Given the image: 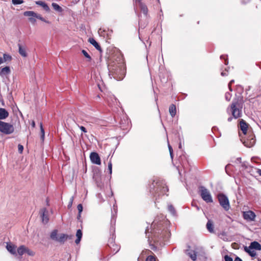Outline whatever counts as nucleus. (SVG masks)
Instances as JSON below:
<instances>
[{"label": "nucleus", "mask_w": 261, "mask_h": 261, "mask_svg": "<svg viewBox=\"0 0 261 261\" xmlns=\"http://www.w3.org/2000/svg\"><path fill=\"white\" fill-rule=\"evenodd\" d=\"M24 16L28 17V20L32 24H35L36 23V19H39L44 22L49 24L50 22L44 19L41 15L33 11H27L23 13Z\"/></svg>", "instance_id": "1"}, {"label": "nucleus", "mask_w": 261, "mask_h": 261, "mask_svg": "<svg viewBox=\"0 0 261 261\" xmlns=\"http://www.w3.org/2000/svg\"><path fill=\"white\" fill-rule=\"evenodd\" d=\"M231 109L232 110V115L234 118L241 117L242 116V102L241 100H238L233 102Z\"/></svg>", "instance_id": "2"}, {"label": "nucleus", "mask_w": 261, "mask_h": 261, "mask_svg": "<svg viewBox=\"0 0 261 261\" xmlns=\"http://www.w3.org/2000/svg\"><path fill=\"white\" fill-rule=\"evenodd\" d=\"M199 189V193L202 199L206 203L212 202V197L209 191L203 186H200Z\"/></svg>", "instance_id": "3"}, {"label": "nucleus", "mask_w": 261, "mask_h": 261, "mask_svg": "<svg viewBox=\"0 0 261 261\" xmlns=\"http://www.w3.org/2000/svg\"><path fill=\"white\" fill-rule=\"evenodd\" d=\"M109 70L110 73H111L110 75L112 74L114 79H116L117 80H121L122 79V76H119V75L121 74L122 72V69L119 66H115L112 65H109Z\"/></svg>", "instance_id": "4"}, {"label": "nucleus", "mask_w": 261, "mask_h": 261, "mask_svg": "<svg viewBox=\"0 0 261 261\" xmlns=\"http://www.w3.org/2000/svg\"><path fill=\"white\" fill-rule=\"evenodd\" d=\"M14 130L12 125L0 121V132L5 134H12Z\"/></svg>", "instance_id": "5"}, {"label": "nucleus", "mask_w": 261, "mask_h": 261, "mask_svg": "<svg viewBox=\"0 0 261 261\" xmlns=\"http://www.w3.org/2000/svg\"><path fill=\"white\" fill-rule=\"evenodd\" d=\"M218 198L220 205L225 210L227 211L228 210V199L227 197L223 194H219Z\"/></svg>", "instance_id": "6"}, {"label": "nucleus", "mask_w": 261, "mask_h": 261, "mask_svg": "<svg viewBox=\"0 0 261 261\" xmlns=\"http://www.w3.org/2000/svg\"><path fill=\"white\" fill-rule=\"evenodd\" d=\"M255 143V139L254 136L251 134L248 138L244 140L243 144L247 147L250 148L252 147Z\"/></svg>", "instance_id": "7"}, {"label": "nucleus", "mask_w": 261, "mask_h": 261, "mask_svg": "<svg viewBox=\"0 0 261 261\" xmlns=\"http://www.w3.org/2000/svg\"><path fill=\"white\" fill-rule=\"evenodd\" d=\"M243 217L247 221H254L256 217L255 213L251 211H248L243 212Z\"/></svg>", "instance_id": "8"}, {"label": "nucleus", "mask_w": 261, "mask_h": 261, "mask_svg": "<svg viewBox=\"0 0 261 261\" xmlns=\"http://www.w3.org/2000/svg\"><path fill=\"white\" fill-rule=\"evenodd\" d=\"M90 158L92 163L98 165L101 164L100 158L97 153L94 152H91L90 155Z\"/></svg>", "instance_id": "9"}, {"label": "nucleus", "mask_w": 261, "mask_h": 261, "mask_svg": "<svg viewBox=\"0 0 261 261\" xmlns=\"http://www.w3.org/2000/svg\"><path fill=\"white\" fill-rule=\"evenodd\" d=\"M154 182L155 181H153L152 185L153 187L155 186L154 184L158 185L156 191L158 192H160V194L164 195L166 194V192L168 191V189L165 185L162 186L160 184H158V182L155 183Z\"/></svg>", "instance_id": "10"}, {"label": "nucleus", "mask_w": 261, "mask_h": 261, "mask_svg": "<svg viewBox=\"0 0 261 261\" xmlns=\"http://www.w3.org/2000/svg\"><path fill=\"white\" fill-rule=\"evenodd\" d=\"M47 211L45 208H43L40 211V215L41 217L43 223H46L48 221V218L47 215Z\"/></svg>", "instance_id": "11"}, {"label": "nucleus", "mask_w": 261, "mask_h": 261, "mask_svg": "<svg viewBox=\"0 0 261 261\" xmlns=\"http://www.w3.org/2000/svg\"><path fill=\"white\" fill-rule=\"evenodd\" d=\"M240 127L244 135L247 134L248 125L243 119H241L240 121Z\"/></svg>", "instance_id": "12"}, {"label": "nucleus", "mask_w": 261, "mask_h": 261, "mask_svg": "<svg viewBox=\"0 0 261 261\" xmlns=\"http://www.w3.org/2000/svg\"><path fill=\"white\" fill-rule=\"evenodd\" d=\"M70 238L71 237L69 236L67 234L64 233H61L59 235V237L57 242L63 244L68 240V239Z\"/></svg>", "instance_id": "13"}, {"label": "nucleus", "mask_w": 261, "mask_h": 261, "mask_svg": "<svg viewBox=\"0 0 261 261\" xmlns=\"http://www.w3.org/2000/svg\"><path fill=\"white\" fill-rule=\"evenodd\" d=\"M36 4L39 5L46 12H49L50 11V8L47 4L43 1H39L35 2Z\"/></svg>", "instance_id": "14"}, {"label": "nucleus", "mask_w": 261, "mask_h": 261, "mask_svg": "<svg viewBox=\"0 0 261 261\" xmlns=\"http://www.w3.org/2000/svg\"><path fill=\"white\" fill-rule=\"evenodd\" d=\"M18 52L19 54L23 57H27L28 54L26 51V48L25 46H22L21 44H18Z\"/></svg>", "instance_id": "15"}, {"label": "nucleus", "mask_w": 261, "mask_h": 261, "mask_svg": "<svg viewBox=\"0 0 261 261\" xmlns=\"http://www.w3.org/2000/svg\"><path fill=\"white\" fill-rule=\"evenodd\" d=\"M10 72V69L8 66L0 69V76L2 77H4V76L9 74Z\"/></svg>", "instance_id": "16"}, {"label": "nucleus", "mask_w": 261, "mask_h": 261, "mask_svg": "<svg viewBox=\"0 0 261 261\" xmlns=\"http://www.w3.org/2000/svg\"><path fill=\"white\" fill-rule=\"evenodd\" d=\"M8 251L13 255L16 254V247L11 244H7L6 246Z\"/></svg>", "instance_id": "17"}, {"label": "nucleus", "mask_w": 261, "mask_h": 261, "mask_svg": "<svg viewBox=\"0 0 261 261\" xmlns=\"http://www.w3.org/2000/svg\"><path fill=\"white\" fill-rule=\"evenodd\" d=\"M186 253L193 260H195L197 258V254L194 250L188 249L186 250Z\"/></svg>", "instance_id": "18"}, {"label": "nucleus", "mask_w": 261, "mask_h": 261, "mask_svg": "<svg viewBox=\"0 0 261 261\" xmlns=\"http://www.w3.org/2000/svg\"><path fill=\"white\" fill-rule=\"evenodd\" d=\"M138 6H139L141 11L145 15H147L148 13V9L147 6L145 4H144L142 2H140V3L138 4Z\"/></svg>", "instance_id": "19"}, {"label": "nucleus", "mask_w": 261, "mask_h": 261, "mask_svg": "<svg viewBox=\"0 0 261 261\" xmlns=\"http://www.w3.org/2000/svg\"><path fill=\"white\" fill-rule=\"evenodd\" d=\"M244 250L247 252L251 257H254L256 255V252L253 249L251 248V247H245Z\"/></svg>", "instance_id": "20"}, {"label": "nucleus", "mask_w": 261, "mask_h": 261, "mask_svg": "<svg viewBox=\"0 0 261 261\" xmlns=\"http://www.w3.org/2000/svg\"><path fill=\"white\" fill-rule=\"evenodd\" d=\"M9 116L8 112L4 108H0V119H5Z\"/></svg>", "instance_id": "21"}, {"label": "nucleus", "mask_w": 261, "mask_h": 261, "mask_svg": "<svg viewBox=\"0 0 261 261\" xmlns=\"http://www.w3.org/2000/svg\"><path fill=\"white\" fill-rule=\"evenodd\" d=\"M251 248H252L253 249H255L257 250H261V245L260 244L258 243L257 242L254 241L252 243H251L250 246Z\"/></svg>", "instance_id": "22"}, {"label": "nucleus", "mask_w": 261, "mask_h": 261, "mask_svg": "<svg viewBox=\"0 0 261 261\" xmlns=\"http://www.w3.org/2000/svg\"><path fill=\"white\" fill-rule=\"evenodd\" d=\"M89 42L92 44L95 48H96L98 50H101V47L100 45L98 44V43L96 41V40L92 38H90L89 39Z\"/></svg>", "instance_id": "23"}, {"label": "nucleus", "mask_w": 261, "mask_h": 261, "mask_svg": "<svg viewBox=\"0 0 261 261\" xmlns=\"http://www.w3.org/2000/svg\"><path fill=\"white\" fill-rule=\"evenodd\" d=\"M169 113L172 117L175 116L176 112V107L174 105L172 104L169 107Z\"/></svg>", "instance_id": "24"}, {"label": "nucleus", "mask_w": 261, "mask_h": 261, "mask_svg": "<svg viewBox=\"0 0 261 261\" xmlns=\"http://www.w3.org/2000/svg\"><path fill=\"white\" fill-rule=\"evenodd\" d=\"M76 237L77 238L75 241V243L76 244H78L80 242L81 238L82 237V232L81 229H78L77 230L76 233Z\"/></svg>", "instance_id": "25"}, {"label": "nucleus", "mask_w": 261, "mask_h": 261, "mask_svg": "<svg viewBox=\"0 0 261 261\" xmlns=\"http://www.w3.org/2000/svg\"><path fill=\"white\" fill-rule=\"evenodd\" d=\"M50 239L53 240L57 241V240L59 237V235H58V230L56 229L54 230L50 233Z\"/></svg>", "instance_id": "26"}, {"label": "nucleus", "mask_w": 261, "mask_h": 261, "mask_svg": "<svg viewBox=\"0 0 261 261\" xmlns=\"http://www.w3.org/2000/svg\"><path fill=\"white\" fill-rule=\"evenodd\" d=\"M26 248L24 245L20 246L17 249V253L19 255H23L24 253H25Z\"/></svg>", "instance_id": "27"}, {"label": "nucleus", "mask_w": 261, "mask_h": 261, "mask_svg": "<svg viewBox=\"0 0 261 261\" xmlns=\"http://www.w3.org/2000/svg\"><path fill=\"white\" fill-rule=\"evenodd\" d=\"M51 5L55 11L58 12H62L63 11L62 8L57 3H53Z\"/></svg>", "instance_id": "28"}, {"label": "nucleus", "mask_w": 261, "mask_h": 261, "mask_svg": "<svg viewBox=\"0 0 261 261\" xmlns=\"http://www.w3.org/2000/svg\"><path fill=\"white\" fill-rule=\"evenodd\" d=\"M109 246L110 248L113 249V251H115V253H116L119 250V247L117 245L113 244L112 242L109 244Z\"/></svg>", "instance_id": "29"}, {"label": "nucleus", "mask_w": 261, "mask_h": 261, "mask_svg": "<svg viewBox=\"0 0 261 261\" xmlns=\"http://www.w3.org/2000/svg\"><path fill=\"white\" fill-rule=\"evenodd\" d=\"M206 228L210 232H213V224L211 221L208 220L207 222Z\"/></svg>", "instance_id": "30"}, {"label": "nucleus", "mask_w": 261, "mask_h": 261, "mask_svg": "<svg viewBox=\"0 0 261 261\" xmlns=\"http://www.w3.org/2000/svg\"><path fill=\"white\" fill-rule=\"evenodd\" d=\"M219 237L222 240H223L224 241H227L228 239V236L227 233L224 232L221 233L219 234Z\"/></svg>", "instance_id": "31"}, {"label": "nucleus", "mask_w": 261, "mask_h": 261, "mask_svg": "<svg viewBox=\"0 0 261 261\" xmlns=\"http://www.w3.org/2000/svg\"><path fill=\"white\" fill-rule=\"evenodd\" d=\"M82 53L83 54V55L85 57V58L87 59V61H91V57L89 55V54L84 49L82 50Z\"/></svg>", "instance_id": "32"}, {"label": "nucleus", "mask_w": 261, "mask_h": 261, "mask_svg": "<svg viewBox=\"0 0 261 261\" xmlns=\"http://www.w3.org/2000/svg\"><path fill=\"white\" fill-rule=\"evenodd\" d=\"M168 210L169 212L173 216L175 215L176 211L174 207L172 205H169L168 206Z\"/></svg>", "instance_id": "33"}, {"label": "nucleus", "mask_w": 261, "mask_h": 261, "mask_svg": "<svg viewBox=\"0 0 261 261\" xmlns=\"http://www.w3.org/2000/svg\"><path fill=\"white\" fill-rule=\"evenodd\" d=\"M3 60L4 62L9 61H11L12 59V57L11 56H10L8 54H5L3 55Z\"/></svg>", "instance_id": "34"}, {"label": "nucleus", "mask_w": 261, "mask_h": 261, "mask_svg": "<svg viewBox=\"0 0 261 261\" xmlns=\"http://www.w3.org/2000/svg\"><path fill=\"white\" fill-rule=\"evenodd\" d=\"M108 168L109 174L110 175H111L112 173V164L111 161H110L108 163Z\"/></svg>", "instance_id": "35"}, {"label": "nucleus", "mask_w": 261, "mask_h": 261, "mask_svg": "<svg viewBox=\"0 0 261 261\" xmlns=\"http://www.w3.org/2000/svg\"><path fill=\"white\" fill-rule=\"evenodd\" d=\"M12 3L14 5H20L23 3L22 0H12Z\"/></svg>", "instance_id": "36"}, {"label": "nucleus", "mask_w": 261, "mask_h": 261, "mask_svg": "<svg viewBox=\"0 0 261 261\" xmlns=\"http://www.w3.org/2000/svg\"><path fill=\"white\" fill-rule=\"evenodd\" d=\"M77 208L79 213V217H81V213L83 211V206H82V205L81 204H78V205L77 206Z\"/></svg>", "instance_id": "37"}, {"label": "nucleus", "mask_w": 261, "mask_h": 261, "mask_svg": "<svg viewBox=\"0 0 261 261\" xmlns=\"http://www.w3.org/2000/svg\"><path fill=\"white\" fill-rule=\"evenodd\" d=\"M40 129H41V138L42 139V140H43L44 138V129L43 128V126H42V125L41 123L40 124Z\"/></svg>", "instance_id": "38"}, {"label": "nucleus", "mask_w": 261, "mask_h": 261, "mask_svg": "<svg viewBox=\"0 0 261 261\" xmlns=\"http://www.w3.org/2000/svg\"><path fill=\"white\" fill-rule=\"evenodd\" d=\"M146 261H155V257L152 255H149L146 258Z\"/></svg>", "instance_id": "39"}, {"label": "nucleus", "mask_w": 261, "mask_h": 261, "mask_svg": "<svg viewBox=\"0 0 261 261\" xmlns=\"http://www.w3.org/2000/svg\"><path fill=\"white\" fill-rule=\"evenodd\" d=\"M25 253H27L28 254H29V255H31V256H33L34 255V252L33 251H32V250L29 249L28 248H26Z\"/></svg>", "instance_id": "40"}, {"label": "nucleus", "mask_w": 261, "mask_h": 261, "mask_svg": "<svg viewBox=\"0 0 261 261\" xmlns=\"http://www.w3.org/2000/svg\"><path fill=\"white\" fill-rule=\"evenodd\" d=\"M23 150V146L22 145L19 144L18 146V150L20 153H21Z\"/></svg>", "instance_id": "41"}, {"label": "nucleus", "mask_w": 261, "mask_h": 261, "mask_svg": "<svg viewBox=\"0 0 261 261\" xmlns=\"http://www.w3.org/2000/svg\"><path fill=\"white\" fill-rule=\"evenodd\" d=\"M168 148H169L171 158L172 159L173 158V150H172L171 146L169 144H168Z\"/></svg>", "instance_id": "42"}, {"label": "nucleus", "mask_w": 261, "mask_h": 261, "mask_svg": "<svg viewBox=\"0 0 261 261\" xmlns=\"http://www.w3.org/2000/svg\"><path fill=\"white\" fill-rule=\"evenodd\" d=\"M79 127L80 128V129L84 133H87V129L86 128L84 127L83 126H79Z\"/></svg>", "instance_id": "43"}, {"label": "nucleus", "mask_w": 261, "mask_h": 261, "mask_svg": "<svg viewBox=\"0 0 261 261\" xmlns=\"http://www.w3.org/2000/svg\"><path fill=\"white\" fill-rule=\"evenodd\" d=\"M220 58H221V59H224V60H225V65H227L228 64V62L227 61V59L225 58V56H221Z\"/></svg>", "instance_id": "44"}, {"label": "nucleus", "mask_w": 261, "mask_h": 261, "mask_svg": "<svg viewBox=\"0 0 261 261\" xmlns=\"http://www.w3.org/2000/svg\"><path fill=\"white\" fill-rule=\"evenodd\" d=\"M192 205L193 206H195V207H196V210H197V211H199V210H200V207H199V206H198V205H196V204H194L193 203H192Z\"/></svg>", "instance_id": "45"}, {"label": "nucleus", "mask_w": 261, "mask_h": 261, "mask_svg": "<svg viewBox=\"0 0 261 261\" xmlns=\"http://www.w3.org/2000/svg\"><path fill=\"white\" fill-rule=\"evenodd\" d=\"M224 257L225 261H228V254H225Z\"/></svg>", "instance_id": "46"}, {"label": "nucleus", "mask_w": 261, "mask_h": 261, "mask_svg": "<svg viewBox=\"0 0 261 261\" xmlns=\"http://www.w3.org/2000/svg\"><path fill=\"white\" fill-rule=\"evenodd\" d=\"M234 261H243L240 257L236 256Z\"/></svg>", "instance_id": "47"}, {"label": "nucleus", "mask_w": 261, "mask_h": 261, "mask_svg": "<svg viewBox=\"0 0 261 261\" xmlns=\"http://www.w3.org/2000/svg\"><path fill=\"white\" fill-rule=\"evenodd\" d=\"M73 197H72L71 198V199H70V203H69V204L68 205L69 207L71 206L72 202H73Z\"/></svg>", "instance_id": "48"}, {"label": "nucleus", "mask_w": 261, "mask_h": 261, "mask_svg": "<svg viewBox=\"0 0 261 261\" xmlns=\"http://www.w3.org/2000/svg\"><path fill=\"white\" fill-rule=\"evenodd\" d=\"M134 1L136 4H138L140 3V2H142V0H134Z\"/></svg>", "instance_id": "49"}, {"label": "nucleus", "mask_w": 261, "mask_h": 261, "mask_svg": "<svg viewBox=\"0 0 261 261\" xmlns=\"http://www.w3.org/2000/svg\"><path fill=\"white\" fill-rule=\"evenodd\" d=\"M222 76H227V74L226 72L222 71L221 73Z\"/></svg>", "instance_id": "50"}, {"label": "nucleus", "mask_w": 261, "mask_h": 261, "mask_svg": "<svg viewBox=\"0 0 261 261\" xmlns=\"http://www.w3.org/2000/svg\"><path fill=\"white\" fill-rule=\"evenodd\" d=\"M228 167V164L226 165V166H225V172L226 173L228 174V172L227 171V168Z\"/></svg>", "instance_id": "51"}, {"label": "nucleus", "mask_w": 261, "mask_h": 261, "mask_svg": "<svg viewBox=\"0 0 261 261\" xmlns=\"http://www.w3.org/2000/svg\"><path fill=\"white\" fill-rule=\"evenodd\" d=\"M257 173L261 176V169H258L257 171Z\"/></svg>", "instance_id": "52"}, {"label": "nucleus", "mask_w": 261, "mask_h": 261, "mask_svg": "<svg viewBox=\"0 0 261 261\" xmlns=\"http://www.w3.org/2000/svg\"><path fill=\"white\" fill-rule=\"evenodd\" d=\"M4 63V60L2 58L0 57V65Z\"/></svg>", "instance_id": "53"}, {"label": "nucleus", "mask_w": 261, "mask_h": 261, "mask_svg": "<svg viewBox=\"0 0 261 261\" xmlns=\"http://www.w3.org/2000/svg\"><path fill=\"white\" fill-rule=\"evenodd\" d=\"M233 82H234V81H233V80L231 81H230V82H229V85H230L231 83H233ZM229 91H231V90H232L230 86H229Z\"/></svg>", "instance_id": "54"}, {"label": "nucleus", "mask_w": 261, "mask_h": 261, "mask_svg": "<svg viewBox=\"0 0 261 261\" xmlns=\"http://www.w3.org/2000/svg\"><path fill=\"white\" fill-rule=\"evenodd\" d=\"M155 225V221H153L151 224V227H154Z\"/></svg>", "instance_id": "55"}, {"label": "nucleus", "mask_w": 261, "mask_h": 261, "mask_svg": "<svg viewBox=\"0 0 261 261\" xmlns=\"http://www.w3.org/2000/svg\"><path fill=\"white\" fill-rule=\"evenodd\" d=\"M32 125V126H33V127H35V122H34V121H33Z\"/></svg>", "instance_id": "56"}, {"label": "nucleus", "mask_w": 261, "mask_h": 261, "mask_svg": "<svg viewBox=\"0 0 261 261\" xmlns=\"http://www.w3.org/2000/svg\"><path fill=\"white\" fill-rule=\"evenodd\" d=\"M148 231H149V228L147 227L146 229V231H145L146 233H147V232Z\"/></svg>", "instance_id": "57"}, {"label": "nucleus", "mask_w": 261, "mask_h": 261, "mask_svg": "<svg viewBox=\"0 0 261 261\" xmlns=\"http://www.w3.org/2000/svg\"><path fill=\"white\" fill-rule=\"evenodd\" d=\"M244 3L248 2L249 0H243Z\"/></svg>", "instance_id": "58"}, {"label": "nucleus", "mask_w": 261, "mask_h": 261, "mask_svg": "<svg viewBox=\"0 0 261 261\" xmlns=\"http://www.w3.org/2000/svg\"><path fill=\"white\" fill-rule=\"evenodd\" d=\"M237 160L238 162H240L241 158H238V159H237Z\"/></svg>", "instance_id": "59"}, {"label": "nucleus", "mask_w": 261, "mask_h": 261, "mask_svg": "<svg viewBox=\"0 0 261 261\" xmlns=\"http://www.w3.org/2000/svg\"><path fill=\"white\" fill-rule=\"evenodd\" d=\"M229 261H233V259L230 257H229Z\"/></svg>", "instance_id": "60"}, {"label": "nucleus", "mask_w": 261, "mask_h": 261, "mask_svg": "<svg viewBox=\"0 0 261 261\" xmlns=\"http://www.w3.org/2000/svg\"><path fill=\"white\" fill-rule=\"evenodd\" d=\"M179 148H180V147H181V144H179Z\"/></svg>", "instance_id": "61"}]
</instances>
